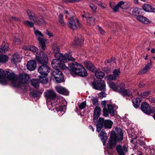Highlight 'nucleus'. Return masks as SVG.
Returning <instances> with one entry per match:
<instances>
[{
    "instance_id": "28",
    "label": "nucleus",
    "mask_w": 155,
    "mask_h": 155,
    "mask_svg": "<svg viewBox=\"0 0 155 155\" xmlns=\"http://www.w3.org/2000/svg\"><path fill=\"white\" fill-rule=\"evenodd\" d=\"M137 20L144 24H147L149 22V20L146 17L142 15H138L137 17Z\"/></svg>"
},
{
    "instance_id": "60",
    "label": "nucleus",
    "mask_w": 155,
    "mask_h": 155,
    "mask_svg": "<svg viewBox=\"0 0 155 155\" xmlns=\"http://www.w3.org/2000/svg\"><path fill=\"white\" fill-rule=\"evenodd\" d=\"M39 22H40V23H38V24H42L43 25H44V24H45L46 23V21L45 20H44V19H41V21H39Z\"/></svg>"
},
{
    "instance_id": "12",
    "label": "nucleus",
    "mask_w": 155,
    "mask_h": 155,
    "mask_svg": "<svg viewBox=\"0 0 155 155\" xmlns=\"http://www.w3.org/2000/svg\"><path fill=\"white\" fill-rule=\"evenodd\" d=\"M10 72H7L6 74L4 71L0 69V84L3 85L6 84L9 79L8 78L7 74Z\"/></svg>"
},
{
    "instance_id": "29",
    "label": "nucleus",
    "mask_w": 155,
    "mask_h": 155,
    "mask_svg": "<svg viewBox=\"0 0 155 155\" xmlns=\"http://www.w3.org/2000/svg\"><path fill=\"white\" fill-rule=\"evenodd\" d=\"M95 76L98 79L102 78L104 76V73L100 70H98L97 71L95 70Z\"/></svg>"
},
{
    "instance_id": "23",
    "label": "nucleus",
    "mask_w": 155,
    "mask_h": 155,
    "mask_svg": "<svg viewBox=\"0 0 155 155\" xmlns=\"http://www.w3.org/2000/svg\"><path fill=\"white\" fill-rule=\"evenodd\" d=\"M22 57L18 53H15L13 54L12 58V63L16 64L17 63L20 62Z\"/></svg>"
},
{
    "instance_id": "55",
    "label": "nucleus",
    "mask_w": 155,
    "mask_h": 155,
    "mask_svg": "<svg viewBox=\"0 0 155 155\" xmlns=\"http://www.w3.org/2000/svg\"><path fill=\"white\" fill-rule=\"evenodd\" d=\"M62 54H60L59 52H55L54 56L55 57L59 59L60 58V56H61Z\"/></svg>"
},
{
    "instance_id": "4",
    "label": "nucleus",
    "mask_w": 155,
    "mask_h": 155,
    "mask_svg": "<svg viewBox=\"0 0 155 155\" xmlns=\"http://www.w3.org/2000/svg\"><path fill=\"white\" fill-rule=\"evenodd\" d=\"M68 70L74 77L76 75L81 77H86L87 75V71L83 66L76 62L69 64Z\"/></svg>"
},
{
    "instance_id": "54",
    "label": "nucleus",
    "mask_w": 155,
    "mask_h": 155,
    "mask_svg": "<svg viewBox=\"0 0 155 155\" xmlns=\"http://www.w3.org/2000/svg\"><path fill=\"white\" fill-rule=\"evenodd\" d=\"M147 70L144 68L139 72L138 74H143L147 72Z\"/></svg>"
},
{
    "instance_id": "20",
    "label": "nucleus",
    "mask_w": 155,
    "mask_h": 155,
    "mask_svg": "<svg viewBox=\"0 0 155 155\" xmlns=\"http://www.w3.org/2000/svg\"><path fill=\"white\" fill-rule=\"evenodd\" d=\"M36 67V61L33 60H30L27 64V67L28 70L32 71L35 70Z\"/></svg>"
},
{
    "instance_id": "50",
    "label": "nucleus",
    "mask_w": 155,
    "mask_h": 155,
    "mask_svg": "<svg viewBox=\"0 0 155 155\" xmlns=\"http://www.w3.org/2000/svg\"><path fill=\"white\" fill-rule=\"evenodd\" d=\"M20 40L18 38V36H15L14 38L13 42L15 44L18 45L20 43Z\"/></svg>"
},
{
    "instance_id": "8",
    "label": "nucleus",
    "mask_w": 155,
    "mask_h": 155,
    "mask_svg": "<svg viewBox=\"0 0 155 155\" xmlns=\"http://www.w3.org/2000/svg\"><path fill=\"white\" fill-rule=\"evenodd\" d=\"M93 88L99 90H105V83L103 80L94 81L92 83Z\"/></svg>"
},
{
    "instance_id": "39",
    "label": "nucleus",
    "mask_w": 155,
    "mask_h": 155,
    "mask_svg": "<svg viewBox=\"0 0 155 155\" xmlns=\"http://www.w3.org/2000/svg\"><path fill=\"white\" fill-rule=\"evenodd\" d=\"M60 74H62V72L59 71V69H54V70L52 71L51 73V76L53 78L54 77L57 78V77H56V76Z\"/></svg>"
},
{
    "instance_id": "24",
    "label": "nucleus",
    "mask_w": 155,
    "mask_h": 155,
    "mask_svg": "<svg viewBox=\"0 0 155 155\" xmlns=\"http://www.w3.org/2000/svg\"><path fill=\"white\" fill-rule=\"evenodd\" d=\"M143 9L145 11L149 12H155V8L149 4H145L143 6Z\"/></svg>"
},
{
    "instance_id": "34",
    "label": "nucleus",
    "mask_w": 155,
    "mask_h": 155,
    "mask_svg": "<svg viewBox=\"0 0 155 155\" xmlns=\"http://www.w3.org/2000/svg\"><path fill=\"white\" fill-rule=\"evenodd\" d=\"M82 17L86 18L87 23L90 25H94L95 24L94 19L91 16H90L89 17H86L84 15H82Z\"/></svg>"
},
{
    "instance_id": "17",
    "label": "nucleus",
    "mask_w": 155,
    "mask_h": 155,
    "mask_svg": "<svg viewBox=\"0 0 155 155\" xmlns=\"http://www.w3.org/2000/svg\"><path fill=\"white\" fill-rule=\"evenodd\" d=\"M116 148L117 153L119 155H125V152L128 151L127 149L125 146L122 147L120 145H117Z\"/></svg>"
},
{
    "instance_id": "16",
    "label": "nucleus",
    "mask_w": 155,
    "mask_h": 155,
    "mask_svg": "<svg viewBox=\"0 0 155 155\" xmlns=\"http://www.w3.org/2000/svg\"><path fill=\"white\" fill-rule=\"evenodd\" d=\"M141 108L142 110L145 114H148L152 113L150 106L146 102L142 104Z\"/></svg>"
},
{
    "instance_id": "18",
    "label": "nucleus",
    "mask_w": 155,
    "mask_h": 155,
    "mask_svg": "<svg viewBox=\"0 0 155 155\" xmlns=\"http://www.w3.org/2000/svg\"><path fill=\"white\" fill-rule=\"evenodd\" d=\"M101 111V108L98 106L96 107L94 109L93 120L95 124H96L95 123L96 122L97 120L100 115Z\"/></svg>"
},
{
    "instance_id": "32",
    "label": "nucleus",
    "mask_w": 155,
    "mask_h": 155,
    "mask_svg": "<svg viewBox=\"0 0 155 155\" xmlns=\"http://www.w3.org/2000/svg\"><path fill=\"white\" fill-rule=\"evenodd\" d=\"M28 15L30 20L33 21L35 23H36L35 17L34 13L31 12L30 10H28L27 11Z\"/></svg>"
},
{
    "instance_id": "53",
    "label": "nucleus",
    "mask_w": 155,
    "mask_h": 155,
    "mask_svg": "<svg viewBox=\"0 0 155 155\" xmlns=\"http://www.w3.org/2000/svg\"><path fill=\"white\" fill-rule=\"evenodd\" d=\"M106 94L104 92H101L98 94V96L101 99L106 97Z\"/></svg>"
},
{
    "instance_id": "40",
    "label": "nucleus",
    "mask_w": 155,
    "mask_h": 155,
    "mask_svg": "<svg viewBox=\"0 0 155 155\" xmlns=\"http://www.w3.org/2000/svg\"><path fill=\"white\" fill-rule=\"evenodd\" d=\"M110 6L111 8L113 10L114 12L118 11L119 10V7L117 4L116 5L114 3H111L110 4Z\"/></svg>"
},
{
    "instance_id": "25",
    "label": "nucleus",
    "mask_w": 155,
    "mask_h": 155,
    "mask_svg": "<svg viewBox=\"0 0 155 155\" xmlns=\"http://www.w3.org/2000/svg\"><path fill=\"white\" fill-rule=\"evenodd\" d=\"M35 34L36 35L37 39L39 41L45 39L43 36V35L39 31L34 28Z\"/></svg>"
},
{
    "instance_id": "38",
    "label": "nucleus",
    "mask_w": 155,
    "mask_h": 155,
    "mask_svg": "<svg viewBox=\"0 0 155 155\" xmlns=\"http://www.w3.org/2000/svg\"><path fill=\"white\" fill-rule=\"evenodd\" d=\"M42 93L41 92L34 91L31 92L30 94L33 97L35 98L39 97Z\"/></svg>"
},
{
    "instance_id": "33",
    "label": "nucleus",
    "mask_w": 155,
    "mask_h": 155,
    "mask_svg": "<svg viewBox=\"0 0 155 155\" xmlns=\"http://www.w3.org/2000/svg\"><path fill=\"white\" fill-rule=\"evenodd\" d=\"M60 74L56 76V77H57V78H54L55 80L58 83H61L63 82L64 79L63 73H62V74Z\"/></svg>"
},
{
    "instance_id": "58",
    "label": "nucleus",
    "mask_w": 155,
    "mask_h": 155,
    "mask_svg": "<svg viewBox=\"0 0 155 155\" xmlns=\"http://www.w3.org/2000/svg\"><path fill=\"white\" fill-rule=\"evenodd\" d=\"M46 34L48 35V36L50 37H52L53 36V34L52 33L50 32L48 30H47L46 31Z\"/></svg>"
},
{
    "instance_id": "57",
    "label": "nucleus",
    "mask_w": 155,
    "mask_h": 155,
    "mask_svg": "<svg viewBox=\"0 0 155 155\" xmlns=\"http://www.w3.org/2000/svg\"><path fill=\"white\" fill-rule=\"evenodd\" d=\"M148 100L151 103H155V98L151 96H150L148 98Z\"/></svg>"
},
{
    "instance_id": "36",
    "label": "nucleus",
    "mask_w": 155,
    "mask_h": 155,
    "mask_svg": "<svg viewBox=\"0 0 155 155\" xmlns=\"http://www.w3.org/2000/svg\"><path fill=\"white\" fill-rule=\"evenodd\" d=\"M39 80L38 79H32L31 81V85L35 87H38L39 84Z\"/></svg>"
},
{
    "instance_id": "6",
    "label": "nucleus",
    "mask_w": 155,
    "mask_h": 155,
    "mask_svg": "<svg viewBox=\"0 0 155 155\" xmlns=\"http://www.w3.org/2000/svg\"><path fill=\"white\" fill-rule=\"evenodd\" d=\"M106 101H102L101 104L102 107H104L103 113L105 117L108 116L110 114L111 116H113L114 114L115 110L114 107L110 104H107V107H106Z\"/></svg>"
},
{
    "instance_id": "7",
    "label": "nucleus",
    "mask_w": 155,
    "mask_h": 155,
    "mask_svg": "<svg viewBox=\"0 0 155 155\" xmlns=\"http://www.w3.org/2000/svg\"><path fill=\"white\" fill-rule=\"evenodd\" d=\"M36 59L40 64H47L48 62L47 56L43 51L36 53Z\"/></svg>"
},
{
    "instance_id": "63",
    "label": "nucleus",
    "mask_w": 155,
    "mask_h": 155,
    "mask_svg": "<svg viewBox=\"0 0 155 155\" xmlns=\"http://www.w3.org/2000/svg\"><path fill=\"white\" fill-rule=\"evenodd\" d=\"M114 58H112L111 59L107 60V62L108 63H111L112 62V61H113L114 59Z\"/></svg>"
},
{
    "instance_id": "15",
    "label": "nucleus",
    "mask_w": 155,
    "mask_h": 155,
    "mask_svg": "<svg viewBox=\"0 0 155 155\" xmlns=\"http://www.w3.org/2000/svg\"><path fill=\"white\" fill-rule=\"evenodd\" d=\"M113 73V74H110L106 77V78L108 80L114 81L116 80L117 78L119 77L120 73V69H114Z\"/></svg>"
},
{
    "instance_id": "35",
    "label": "nucleus",
    "mask_w": 155,
    "mask_h": 155,
    "mask_svg": "<svg viewBox=\"0 0 155 155\" xmlns=\"http://www.w3.org/2000/svg\"><path fill=\"white\" fill-rule=\"evenodd\" d=\"M118 6L119 7L122 9H126L129 8V6L126 3L123 1L119 2L117 4Z\"/></svg>"
},
{
    "instance_id": "1",
    "label": "nucleus",
    "mask_w": 155,
    "mask_h": 155,
    "mask_svg": "<svg viewBox=\"0 0 155 155\" xmlns=\"http://www.w3.org/2000/svg\"><path fill=\"white\" fill-rule=\"evenodd\" d=\"M44 94L49 109L54 110L55 109L57 111L62 112V115L64 114L66 107L61 104L65 102L64 99L62 97L57 96L56 93L53 90H48L44 92Z\"/></svg>"
},
{
    "instance_id": "19",
    "label": "nucleus",
    "mask_w": 155,
    "mask_h": 155,
    "mask_svg": "<svg viewBox=\"0 0 155 155\" xmlns=\"http://www.w3.org/2000/svg\"><path fill=\"white\" fill-rule=\"evenodd\" d=\"M55 89L58 93L63 95H67L69 94L68 91L66 89L60 86L56 87Z\"/></svg>"
},
{
    "instance_id": "46",
    "label": "nucleus",
    "mask_w": 155,
    "mask_h": 155,
    "mask_svg": "<svg viewBox=\"0 0 155 155\" xmlns=\"http://www.w3.org/2000/svg\"><path fill=\"white\" fill-rule=\"evenodd\" d=\"M3 53H5L7 51L8 49V44L5 43H3V45H2Z\"/></svg>"
},
{
    "instance_id": "43",
    "label": "nucleus",
    "mask_w": 155,
    "mask_h": 155,
    "mask_svg": "<svg viewBox=\"0 0 155 155\" xmlns=\"http://www.w3.org/2000/svg\"><path fill=\"white\" fill-rule=\"evenodd\" d=\"M23 23L25 25L29 27H33L34 25L33 23L28 20L24 21Z\"/></svg>"
},
{
    "instance_id": "13",
    "label": "nucleus",
    "mask_w": 155,
    "mask_h": 155,
    "mask_svg": "<svg viewBox=\"0 0 155 155\" xmlns=\"http://www.w3.org/2000/svg\"><path fill=\"white\" fill-rule=\"evenodd\" d=\"M43 64L40 66L38 68V72L42 75H46L50 71L49 67L46 64Z\"/></svg>"
},
{
    "instance_id": "49",
    "label": "nucleus",
    "mask_w": 155,
    "mask_h": 155,
    "mask_svg": "<svg viewBox=\"0 0 155 155\" xmlns=\"http://www.w3.org/2000/svg\"><path fill=\"white\" fill-rule=\"evenodd\" d=\"M152 63L150 60L147 62V63L146 65L144 68L147 71L152 65Z\"/></svg>"
},
{
    "instance_id": "44",
    "label": "nucleus",
    "mask_w": 155,
    "mask_h": 155,
    "mask_svg": "<svg viewBox=\"0 0 155 155\" xmlns=\"http://www.w3.org/2000/svg\"><path fill=\"white\" fill-rule=\"evenodd\" d=\"M86 105V101H85L83 102L82 103L78 104V106L79 108L82 110L84 109Z\"/></svg>"
},
{
    "instance_id": "26",
    "label": "nucleus",
    "mask_w": 155,
    "mask_h": 155,
    "mask_svg": "<svg viewBox=\"0 0 155 155\" xmlns=\"http://www.w3.org/2000/svg\"><path fill=\"white\" fill-rule=\"evenodd\" d=\"M83 41V38L81 36L80 38L79 37H76L73 43V45L75 46L78 45H81Z\"/></svg>"
},
{
    "instance_id": "31",
    "label": "nucleus",
    "mask_w": 155,
    "mask_h": 155,
    "mask_svg": "<svg viewBox=\"0 0 155 155\" xmlns=\"http://www.w3.org/2000/svg\"><path fill=\"white\" fill-rule=\"evenodd\" d=\"M109 85L110 88L112 89V90L118 92L119 87L114 82H110Z\"/></svg>"
},
{
    "instance_id": "11",
    "label": "nucleus",
    "mask_w": 155,
    "mask_h": 155,
    "mask_svg": "<svg viewBox=\"0 0 155 155\" xmlns=\"http://www.w3.org/2000/svg\"><path fill=\"white\" fill-rule=\"evenodd\" d=\"M125 85L123 83H120L119 87L118 92L120 93L124 96H129L132 95V92L129 89L128 90L125 89Z\"/></svg>"
},
{
    "instance_id": "2",
    "label": "nucleus",
    "mask_w": 155,
    "mask_h": 155,
    "mask_svg": "<svg viewBox=\"0 0 155 155\" xmlns=\"http://www.w3.org/2000/svg\"><path fill=\"white\" fill-rule=\"evenodd\" d=\"M7 76L13 86L17 87H21L23 85L28 84L30 80L29 76L25 73L20 74L18 80L16 75L13 73H8Z\"/></svg>"
},
{
    "instance_id": "42",
    "label": "nucleus",
    "mask_w": 155,
    "mask_h": 155,
    "mask_svg": "<svg viewBox=\"0 0 155 155\" xmlns=\"http://www.w3.org/2000/svg\"><path fill=\"white\" fill-rule=\"evenodd\" d=\"M46 41L47 39H45L39 41L40 44V46L43 50H44L46 48V46L45 45V42Z\"/></svg>"
},
{
    "instance_id": "21",
    "label": "nucleus",
    "mask_w": 155,
    "mask_h": 155,
    "mask_svg": "<svg viewBox=\"0 0 155 155\" xmlns=\"http://www.w3.org/2000/svg\"><path fill=\"white\" fill-rule=\"evenodd\" d=\"M99 136L100 137L103 143L104 146H105L106 144V141L107 139V134L105 131L103 130L101 131L100 133Z\"/></svg>"
},
{
    "instance_id": "56",
    "label": "nucleus",
    "mask_w": 155,
    "mask_h": 155,
    "mask_svg": "<svg viewBox=\"0 0 155 155\" xmlns=\"http://www.w3.org/2000/svg\"><path fill=\"white\" fill-rule=\"evenodd\" d=\"M90 7L94 11H95L97 8V6L96 5H94L92 4H90Z\"/></svg>"
},
{
    "instance_id": "37",
    "label": "nucleus",
    "mask_w": 155,
    "mask_h": 155,
    "mask_svg": "<svg viewBox=\"0 0 155 155\" xmlns=\"http://www.w3.org/2000/svg\"><path fill=\"white\" fill-rule=\"evenodd\" d=\"M52 48L54 52H59L60 49L59 46L57 45V42L53 43L52 44Z\"/></svg>"
},
{
    "instance_id": "27",
    "label": "nucleus",
    "mask_w": 155,
    "mask_h": 155,
    "mask_svg": "<svg viewBox=\"0 0 155 155\" xmlns=\"http://www.w3.org/2000/svg\"><path fill=\"white\" fill-rule=\"evenodd\" d=\"M141 101V98H134L133 100V106L136 108H137L140 104Z\"/></svg>"
},
{
    "instance_id": "64",
    "label": "nucleus",
    "mask_w": 155,
    "mask_h": 155,
    "mask_svg": "<svg viewBox=\"0 0 155 155\" xmlns=\"http://www.w3.org/2000/svg\"><path fill=\"white\" fill-rule=\"evenodd\" d=\"M99 30L100 31H101V33L102 34H104V31L102 30V29L100 27H99Z\"/></svg>"
},
{
    "instance_id": "51",
    "label": "nucleus",
    "mask_w": 155,
    "mask_h": 155,
    "mask_svg": "<svg viewBox=\"0 0 155 155\" xmlns=\"http://www.w3.org/2000/svg\"><path fill=\"white\" fill-rule=\"evenodd\" d=\"M38 50V48L35 47L31 45L30 46L29 50L33 52H35Z\"/></svg>"
},
{
    "instance_id": "5",
    "label": "nucleus",
    "mask_w": 155,
    "mask_h": 155,
    "mask_svg": "<svg viewBox=\"0 0 155 155\" xmlns=\"http://www.w3.org/2000/svg\"><path fill=\"white\" fill-rule=\"evenodd\" d=\"M113 123L110 120H104L103 118L100 117L96 124L97 127L96 131L98 133H99L103 126L105 128H111Z\"/></svg>"
},
{
    "instance_id": "30",
    "label": "nucleus",
    "mask_w": 155,
    "mask_h": 155,
    "mask_svg": "<svg viewBox=\"0 0 155 155\" xmlns=\"http://www.w3.org/2000/svg\"><path fill=\"white\" fill-rule=\"evenodd\" d=\"M8 56L4 54H0V63H5L8 61Z\"/></svg>"
},
{
    "instance_id": "62",
    "label": "nucleus",
    "mask_w": 155,
    "mask_h": 155,
    "mask_svg": "<svg viewBox=\"0 0 155 155\" xmlns=\"http://www.w3.org/2000/svg\"><path fill=\"white\" fill-rule=\"evenodd\" d=\"M29 47H30V46H23V49H24L25 50H29Z\"/></svg>"
},
{
    "instance_id": "41",
    "label": "nucleus",
    "mask_w": 155,
    "mask_h": 155,
    "mask_svg": "<svg viewBox=\"0 0 155 155\" xmlns=\"http://www.w3.org/2000/svg\"><path fill=\"white\" fill-rule=\"evenodd\" d=\"M91 100L94 105L97 106L98 105V101L97 98L94 97H92Z\"/></svg>"
},
{
    "instance_id": "3",
    "label": "nucleus",
    "mask_w": 155,
    "mask_h": 155,
    "mask_svg": "<svg viewBox=\"0 0 155 155\" xmlns=\"http://www.w3.org/2000/svg\"><path fill=\"white\" fill-rule=\"evenodd\" d=\"M115 132L112 131L111 132L110 136L107 144L108 148L112 149L115 147L117 142H120L123 139V133L121 128L117 127Z\"/></svg>"
},
{
    "instance_id": "61",
    "label": "nucleus",
    "mask_w": 155,
    "mask_h": 155,
    "mask_svg": "<svg viewBox=\"0 0 155 155\" xmlns=\"http://www.w3.org/2000/svg\"><path fill=\"white\" fill-rule=\"evenodd\" d=\"M104 71L107 74L109 73L110 72V69L109 68H107L105 69Z\"/></svg>"
},
{
    "instance_id": "48",
    "label": "nucleus",
    "mask_w": 155,
    "mask_h": 155,
    "mask_svg": "<svg viewBox=\"0 0 155 155\" xmlns=\"http://www.w3.org/2000/svg\"><path fill=\"white\" fill-rule=\"evenodd\" d=\"M39 81L42 83H45L48 82V79L47 78L45 77H42L40 78Z\"/></svg>"
},
{
    "instance_id": "14",
    "label": "nucleus",
    "mask_w": 155,
    "mask_h": 155,
    "mask_svg": "<svg viewBox=\"0 0 155 155\" xmlns=\"http://www.w3.org/2000/svg\"><path fill=\"white\" fill-rule=\"evenodd\" d=\"M59 60L62 63H65L67 61V60L70 61H74L75 60V59L72 57L70 53H66L64 55L61 54Z\"/></svg>"
},
{
    "instance_id": "10",
    "label": "nucleus",
    "mask_w": 155,
    "mask_h": 155,
    "mask_svg": "<svg viewBox=\"0 0 155 155\" xmlns=\"http://www.w3.org/2000/svg\"><path fill=\"white\" fill-rule=\"evenodd\" d=\"M51 65L54 69H58V68L63 70L67 68L66 66L57 59H53L51 63Z\"/></svg>"
},
{
    "instance_id": "45",
    "label": "nucleus",
    "mask_w": 155,
    "mask_h": 155,
    "mask_svg": "<svg viewBox=\"0 0 155 155\" xmlns=\"http://www.w3.org/2000/svg\"><path fill=\"white\" fill-rule=\"evenodd\" d=\"M58 21L62 26L65 25V23L63 19V16L61 14H60L58 16Z\"/></svg>"
},
{
    "instance_id": "47",
    "label": "nucleus",
    "mask_w": 155,
    "mask_h": 155,
    "mask_svg": "<svg viewBox=\"0 0 155 155\" xmlns=\"http://www.w3.org/2000/svg\"><path fill=\"white\" fill-rule=\"evenodd\" d=\"M140 9L137 8H134L133 10L132 11V13L134 15H138L140 14Z\"/></svg>"
},
{
    "instance_id": "59",
    "label": "nucleus",
    "mask_w": 155,
    "mask_h": 155,
    "mask_svg": "<svg viewBox=\"0 0 155 155\" xmlns=\"http://www.w3.org/2000/svg\"><path fill=\"white\" fill-rule=\"evenodd\" d=\"M145 86V84L143 82H140L139 85L138 87L140 88H142Z\"/></svg>"
},
{
    "instance_id": "22",
    "label": "nucleus",
    "mask_w": 155,
    "mask_h": 155,
    "mask_svg": "<svg viewBox=\"0 0 155 155\" xmlns=\"http://www.w3.org/2000/svg\"><path fill=\"white\" fill-rule=\"evenodd\" d=\"M84 64L86 68L90 71L94 72L95 71V68L93 64L88 61H86L84 62Z\"/></svg>"
},
{
    "instance_id": "9",
    "label": "nucleus",
    "mask_w": 155,
    "mask_h": 155,
    "mask_svg": "<svg viewBox=\"0 0 155 155\" xmlns=\"http://www.w3.org/2000/svg\"><path fill=\"white\" fill-rule=\"evenodd\" d=\"M69 28L74 30H76L80 26V24L77 19H74L72 17H70L68 22Z\"/></svg>"
},
{
    "instance_id": "52",
    "label": "nucleus",
    "mask_w": 155,
    "mask_h": 155,
    "mask_svg": "<svg viewBox=\"0 0 155 155\" xmlns=\"http://www.w3.org/2000/svg\"><path fill=\"white\" fill-rule=\"evenodd\" d=\"M150 92L149 91L143 92L141 93V95L143 97H145L150 94Z\"/></svg>"
}]
</instances>
